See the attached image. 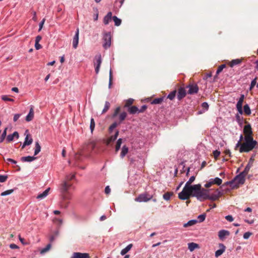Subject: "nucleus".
<instances>
[{"label":"nucleus","instance_id":"f257e3e1","mask_svg":"<svg viewBox=\"0 0 258 258\" xmlns=\"http://www.w3.org/2000/svg\"><path fill=\"white\" fill-rule=\"evenodd\" d=\"M211 189L202 188L198 198V200L203 202L207 200L216 201L222 195V192L218 189L215 190L213 193H210Z\"/></svg>","mask_w":258,"mask_h":258},{"label":"nucleus","instance_id":"f03ea898","mask_svg":"<svg viewBox=\"0 0 258 258\" xmlns=\"http://www.w3.org/2000/svg\"><path fill=\"white\" fill-rule=\"evenodd\" d=\"M75 178V174H69L66 176L65 180L62 181L60 185V191L62 194L63 199H68L70 198V192L69 189L72 186V183L71 181Z\"/></svg>","mask_w":258,"mask_h":258},{"label":"nucleus","instance_id":"7ed1b4c3","mask_svg":"<svg viewBox=\"0 0 258 258\" xmlns=\"http://www.w3.org/2000/svg\"><path fill=\"white\" fill-rule=\"evenodd\" d=\"M244 143H242L241 148H239L240 153L248 152L253 150L257 145V142L253 138L249 137L244 138Z\"/></svg>","mask_w":258,"mask_h":258},{"label":"nucleus","instance_id":"20e7f679","mask_svg":"<svg viewBox=\"0 0 258 258\" xmlns=\"http://www.w3.org/2000/svg\"><path fill=\"white\" fill-rule=\"evenodd\" d=\"M191 183L186 182L183 189L194 192L192 194L193 197H196L198 199L199 194L202 189V186L200 184L190 185Z\"/></svg>","mask_w":258,"mask_h":258},{"label":"nucleus","instance_id":"39448f33","mask_svg":"<svg viewBox=\"0 0 258 258\" xmlns=\"http://www.w3.org/2000/svg\"><path fill=\"white\" fill-rule=\"evenodd\" d=\"M111 38V36L110 32H105L104 33L103 46L105 49H107L110 46Z\"/></svg>","mask_w":258,"mask_h":258},{"label":"nucleus","instance_id":"423d86ee","mask_svg":"<svg viewBox=\"0 0 258 258\" xmlns=\"http://www.w3.org/2000/svg\"><path fill=\"white\" fill-rule=\"evenodd\" d=\"M193 193L194 192L183 188L182 191L178 194V198L182 200H187L190 197H192Z\"/></svg>","mask_w":258,"mask_h":258},{"label":"nucleus","instance_id":"0eeeda50","mask_svg":"<svg viewBox=\"0 0 258 258\" xmlns=\"http://www.w3.org/2000/svg\"><path fill=\"white\" fill-rule=\"evenodd\" d=\"M152 198V196H151L147 193H143L140 194L138 197L135 199V201L138 202H147L150 201Z\"/></svg>","mask_w":258,"mask_h":258},{"label":"nucleus","instance_id":"6e6552de","mask_svg":"<svg viewBox=\"0 0 258 258\" xmlns=\"http://www.w3.org/2000/svg\"><path fill=\"white\" fill-rule=\"evenodd\" d=\"M222 180L221 178L219 177H216L215 178H211L209 180L208 182H207L205 184V187L206 188H209L211 187L213 184H216L217 185H220L222 184Z\"/></svg>","mask_w":258,"mask_h":258},{"label":"nucleus","instance_id":"1a4fd4ad","mask_svg":"<svg viewBox=\"0 0 258 258\" xmlns=\"http://www.w3.org/2000/svg\"><path fill=\"white\" fill-rule=\"evenodd\" d=\"M95 61L94 67L95 73L97 74L99 72L100 67L102 63V58L100 54L96 55L95 57Z\"/></svg>","mask_w":258,"mask_h":258},{"label":"nucleus","instance_id":"9d476101","mask_svg":"<svg viewBox=\"0 0 258 258\" xmlns=\"http://www.w3.org/2000/svg\"><path fill=\"white\" fill-rule=\"evenodd\" d=\"M243 133L245 135L244 138L249 137L251 139L253 138L252 128L249 123H247V124L244 126L243 128Z\"/></svg>","mask_w":258,"mask_h":258},{"label":"nucleus","instance_id":"9b49d317","mask_svg":"<svg viewBox=\"0 0 258 258\" xmlns=\"http://www.w3.org/2000/svg\"><path fill=\"white\" fill-rule=\"evenodd\" d=\"M244 98V95L243 94H241L240 95V97L239 98L236 104V108L240 114H242L243 113L242 103L243 102Z\"/></svg>","mask_w":258,"mask_h":258},{"label":"nucleus","instance_id":"f8f14e48","mask_svg":"<svg viewBox=\"0 0 258 258\" xmlns=\"http://www.w3.org/2000/svg\"><path fill=\"white\" fill-rule=\"evenodd\" d=\"M232 180L234 184L237 185V188H238L240 185L244 184L245 179H243L239 175H237Z\"/></svg>","mask_w":258,"mask_h":258},{"label":"nucleus","instance_id":"ddd939ff","mask_svg":"<svg viewBox=\"0 0 258 258\" xmlns=\"http://www.w3.org/2000/svg\"><path fill=\"white\" fill-rule=\"evenodd\" d=\"M186 95V92L184 88L180 87L177 92V98L179 101L181 100L183 98L185 97Z\"/></svg>","mask_w":258,"mask_h":258},{"label":"nucleus","instance_id":"4468645a","mask_svg":"<svg viewBox=\"0 0 258 258\" xmlns=\"http://www.w3.org/2000/svg\"><path fill=\"white\" fill-rule=\"evenodd\" d=\"M187 87L189 88L188 91V94H194L198 92L199 87L197 84H190Z\"/></svg>","mask_w":258,"mask_h":258},{"label":"nucleus","instance_id":"2eb2a0df","mask_svg":"<svg viewBox=\"0 0 258 258\" xmlns=\"http://www.w3.org/2000/svg\"><path fill=\"white\" fill-rule=\"evenodd\" d=\"M71 258H90L87 253L74 252Z\"/></svg>","mask_w":258,"mask_h":258},{"label":"nucleus","instance_id":"dca6fc26","mask_svg":"<svg viewBox=\"0 0 258 258\" xmlns=\"http://www.w3.org/2000/svg\"><path fill=\"white\" fill-rule=\"evenodd\" d=\"M230 235V232L228 230H221L218 232V236L220 239L223 240L226 236H228Z\"/></svg>","mask_w":258,"mask_h":258},{"label":"nucleus","instance_id":"f3484780","mask_svg":"<svg viewBox=\"0 0 258 258\" xmlns=\"http://www.w3.org/2000/svg\"><path fill=\"white\" fill-rule=\"evenodd\" d=\"M79 29H77L75 35L74 36L73 40V47L76 49L78 45L79 42Z\"/></svg>","mask_w":258,"mask_h":258},{"label":"nucleus","instance_id":"a211bd4d","mask_svg":"<svg viewBox=\"0 0 258 258\" xmlns=\"http://www.w3.org/2000/svg\"><path fill=\"white\" fill-rule=\"evenodd\" d=\"M19 137V133L17 132H15L12 134H10L7 136L6 141L7 142H11L15 138L18 139Z\"/></svg>","mask_w":258,"mask_h":258},{"label":"nucleus","instance_id":"6ab92c4d","mask_svg":"<svg viewBox=\"0 0 258 258\" xmlns=\"http://www.w3.org/2000/svg\"><path fill=\"white\" fill-rule=\"evenodd\" d=\"M219 247H220V249L217 250L215 252V256L216 257L220 256L225 251L226 249L225 246L222 243L219 244Z\"/></svg>","mask_w":258,"mask_h":258},{"label":"nucleus","instance_id":"aec40b11","mask_svg":"<svg viewBox=\"0 0 258 258\" xmlns=\"http://www.w3.org/2000/svg\"><path fill=\"white\" fill-rule=\"evenodd\" d=\"M112 13L109 12L107 15L103 18V23L104 25H107L109 24V22L112 19Z\"/></svg>","mask_w":258,"mask_h":258},{"label":"nucleus","instance_id":"412c9836","mask_svg":"<svg viewBox=\"0 0 258 258\" xmlns=\"http://www.w3.org/2000/svg\"><path fill=\"white\" fill-rule=\"evenodd\" d=\"M61 201L60 202L61 206L63 208H67L68 206L69 202L67 201L68 200L71 199V195L70 194V198L68 199H63L62 194L61 193Z\"/></svg>","mask_w":258,"mask_h":258},{"label":"nucleus","instance_id":"4be33fe9","mask_svg":"<svg viewBox=\"0 0 258 258\" xmlns=\"http://www.w3.org/2000/svg\"><path fill=\"white\" fill-rule=\"evenodd\" d=\"M34 117V111L32 107H31L29 112L26 117V120L28 122L31 121Z\"/></svg>","mask_w":258,"mask_h":258},{"label":"nucleus","instance_id":"5701e85b","mask_svg":"<svg viewBox=\"0 0 258 258\" xmlns=\"http://www.w3.org/2000/svg\"><path fill=\"white\" fill-rule=\"evenodd\" d=\"M37 158V157H34V156H26V157H21V161L22 162H32L34 160H35Z\"/></svg>","mask_w":258,"mask_h":258},{"label":"nucleus","instance_id":"b1692460","mask_svg":"<svg viewBox=\"0 0 258 258\" xmlns=\"http://www.w3.org/2000/svg\"><path fill=\"white\" fill-rule=\"evenodd\" d=\"M127 116V113L125 111L122 112L119 115H118V121H117V123L118 124H121L122 122L126 118Z\"/></svg>","mask_w":258,"mask_h":258},{"label":"nucleus","instance_id":"393cba45","mask_svg":"<svg viewBox=\"0 0 258 258\" xmlns=\"http://www.w3.org/2000/svg\"><path fill=\"white\" fill-rule=\"evenodd\" d=\"M49 190L50 188H48L45 189L42 193L40 194L37 196V199L41 200L45 198L48 195Z\"/></svg>","mask_w":258,"mask_h":258},{"label":"nucleus","instance_id":"a878e982","mask_svg":"<svg viewBox=\"0 0 258 258\" xmlns=\"http://www.w3.org/2000/svg\"><path fill=\"white\" fill-rule=\"evenodd\" d=\"M128 147L125 145H123V147H122L120 155V158H123V157H124L128 153Z\"/></svg>","mask_w":258,"mask_h":258},{"label":"nucleus","instance_id":"bb28decb","mask_svg":"<svg viewBox=\"0 0 258 258\" xmlns=\"http://www.w3.org/2000/svg\"><path fill=\"white\" fill-rule=\"evenodd\" d=\"M128 111L130 114H135V113H139V108L136 106H132L131 107H129L128 108Z\"/></svg>","mask_w":258,"mask_h":258},{"label":"nucleus","instance_id":"cd10ccee","mask_svg":"<svg viewBox=\"0 0 258 258\" xmlns=\"http://www.w3.org/2000/svg\"><path fill=\"white\" fill-rule=\"evenodd\" d=\"M133 247L132 244H128L126 247L122 249L120 252V254L122 255H125L128 251H129L132 247Z\"/></svg>","mask_w":258,"mask_h":258},{"label":"nucleus","instance_id":"c85d7f7f","mask_svg":"<svg viewBox=\"0 0 258 258\" xmlns=\"http://www.w3.org/2000/svg\"><path fill=\"white\" fill-rule=\"evenodd\" d=\"M199 247V245L194 242H190L188 243V248L190 251H192L196 248Z\"/></svg>","mask_w":258,"mask_h":258},{"label":"nucleus","instance_id":"c756f323","mask_svg":"<svg viewBox=\"0 0 258 258\" xmlns=\"http://www.w3.org/2000/svg\"><path fill=\"white\" fill-rule=\"evenodd\" d=\"M164 98H165V97H160V98H155L151 102V103L152 104H161L163 102Z\"/></svg>","mask_w":258,"mask_h":258},{"label":"nucleus","instance_id":"7c9ffc66","mask_svg":"<svg viewBox=\"0 0 258 258\" xmlns=\"http://www.w3.org/2000/svg\"><path fill=\"white\" fill-rule=\"evenodd\" d=\"M230 185V187H231V189H236L237 188V186L235 184H234L232 180H230V181H227L226 182H225L223 186H227V185Z\"/></svg>","mask_w":258,"mask_h":258},{"label":"nucleus","instance_id":"2f4dec72","mask_svg":"<svg viewBox=\"0 0 258 258\" xmlns=\"http://www.w3.org/2000/svg\"><path fill=\"white\" fill-rule=\"evenodd\" d=\"M198 222L197 220H191L187 222L186 223L183 224L184 227H187L195 225Z\"/></svg>","mask_w":258,"mask_h":258},{"label":"nucleus","instance_id":"473e14b6","mask_svg":"<svg viewBox=\"0 0 258 258\" xmlns=\"http://www.w3.org/2000/svg\"><path fill=\"white\" fill-rule=\"evenodd\" d=\"M241 62V59H233L231 61V62L230 63V67L232 68L234 66L240 64Z\"/></svg>","mask_w":258,"mask_h":258},{"label":"nucleus","instance_id":"72a5a7b5","mask_svg":"<svg viewBox=\"0 0 258 258\" xmlns=\"http://www.w3.org/2000/svg\"><path fill=\"white\" fill-rule=\"evenodd\" d=\"M245 114L249 115L251 114V110L249 105L246 104L244 105L243 111Z\"/></svg>","mask_w":258,"mask_h":258},{"label":"nucleus","instance_id":"f704fd0d","mask_svg":"<svg viewBox=\"0 0 258 258\" xmlns=\"http://www.w3.org/2000/svg\"><path fill=\"white\" fill-rule=\"evenodd\" d=\"M249 170L248 169V167H245L244 170L240 173L238 175L240 176L242 178L245 179V176L248 174Z\"/></svg>","mask_w":258,"mask_h":258},{"label":"nucleus","instance_id":"c9c22d12","mask_svg":"<svg viewBox=\"0 0 258 258\" xmlns=\"http://www.w3.org/2000/svg\"><path fill=\"white\" fill-rule=\"evenodd\" d=\"M249 170L248 169V167H245L244 170L240 173L238 175L240 176L242 178L245 179V176L248 174Z\"/></svg>","mask_w":258,"mask_h":258},{"label":"nucleus","instance_id":"e433bc0d","mask_svg":"<svg viewBox=\"0 0 258 258\" xmlns=\"http://www.w3.org/2000/svg\"><path fill=\"white\" fill-rule=\"evenodd\" d=\"M176 93L177 91L176 90H173L168 95L167 98L170 99V100H173L176 96Z\"/></svg>","mask_w":258,"mask_h":258},{"label":"nucleus","instance_id":"4c0bfd02","mask_svg":"<svg viewBox=\"0 0 258 258\" xmlns=\"http://www.w3.org/2000/svg\"><path fill=\"white\" fill-rule=\"evenodd\" d=\"M173 195V192H167L163 195V198L165 200L169 201L171 197Z\"/></svg>","mask_w":258,"mask_h":258},{"label":"nucleus","instance_id":"58836bf2","mask_svg":"<svg viewBox=\"0 0 258 258\" xmlns=\"http://www.w3.org/2000/svg\"><path fill=\"white\" fill-rule=\"evenodd\" d=\"M121 108L120 106H118L115 108L114 110L113 114H112L111 117L113 119H115L118 115V113H119L120 111Z\"/></svg>","mask_w":258,"mask_h":258},{"label":"nucleus","instance_id":"ea45409f","mask_svg":"<svg viewBox=\"0 0 258 258\" xmlns=\"http://www.w3.org/2000/svg\"><path fill=\"white\" fill-rule=\"evenodd\" d=\"M41 151V146L38 142L35 143L34 156L37 155Z\"/></svg>","mask_w":258,"mask_h":258},{"label":"nucleus","instance_id":"a19ab883","mask_svg":"<svg viewBox=\"0 0 258 258\" xmlns=\"http://www.w3.org/2000/svg\"><path fill=\"white\" fill-rule=\"evenodd\" d=\"M255 154H253L249 160L248 164L245 167H248V169L250 170V168L252 166L254 162V157Z\"/></svg>","mask_w":258,"mask_h":258},{"label":"nucleus","instance_id":"79ce46f5","mask_svg":"<svg viewBox=\"0 0 258 258\" xmlns=\"http://www.w3.org/2000/svg\"><path fill=\"white\" fill-rule=\"evenodd\" d=\"M112 20L114 22L115 25L116 26H119L120 25L121 23V20L116 16H114L112 17Z\"/></svg>","mask_w":258,"mask_h":258},{"label":"nucleus","instance_id":"37998d69","mask_svg":"<svg viewBox=\"0 0 258 258\" xmlns=\"http://www.w3.org/2000/svg\"><path fill=\"white\" fill-rule=\"evenodd\" d=\"M119 135V131H116L115 134L113 136H111L109 138V141L110 142H114V141H115L118 137Z\"/></svg>","mask_w":258,"mask_h":258},{"label":"nucleus","instance_id":"c03bdc74","mask_svg":"<svg viewBox=\"0 0 258 258\" xmlns=\"http://www.w3.org/2000/svg\"><path fill=\"white\" fill-rule=\"evenodd\" d=\"M119 124L117 123V121H115L109 127V132L111 133L113 130L116 128Z\"/></svg>","mask_w":258,"mask_h":258},{"label":"nucleus","instance_id":"a18cd8bd","mask_svg":"<svg viewBox=\"0 0 258 258\" xmlns=\"http://www.w3.org/2000/svg\"><path fill=\"white\" fill-rule=\"evenodd\" d=\"M110 104L108 101H106L105 103L104 107L102 111V114L105 113L109 109Z\"/></svg>","mask_w":258,"mask_h":258},{"label":"nucleus","instance_id":"49530a36","mask_svg":"<svg viewBox=\"0 0 258 258\" xmlns=\"http://www.w3.org/2000/svg\"><path fill=\"white\" fill-rule=\"evenodd\" d=\"M122 144V139L119 138L117 140L116 145H115V151L117 152L120 148L121 145Z\"/></svg>","mask_w":258,"mask_h":258},{"label":"nucleus","instance_id":"de8ad7c7","mask_svg":"<svg viewBox=\"0 0 258 258\" xmlns=\"http://www.w3.org/2000/svg\"><path fill=\"white\" fill-rule=\"evenodd\" d=\"M236 120L240 126H242L243 117H241L238 114H237L235 116Z\"/></svg>","mask_w":258,"mask_h":258},{"label":"nucleus","instance_id":"09e8293b","mask_svg":"<svg viewBox=\"0 0 258 258\" xmlns=\"http://www.w3.org/2000/svg\"><path fill=\"white\" fill-rule=\"evenodd\" d=\"M95 126V122L94 119L93 118H91V120H90V128L91 130V132L92 133H93V132L94 130Z\"/></svg>","mask_w":258,"mask_h":258},{"label":"nucleus","instance_id":"8fccbe9b","mask_svg":"<svg viewBox=\"0 0 258 258\" xmlns=\"http://www.w3.org/2000/svg\"><path fill=\"white\" fill-rule=\"evenodd\" d=\"M14 191V189H9V190H6L4 192H2L1 194V196L4 197V196H6L7 195H9L11 194Z\"/></svg>","mask_w":258,"mask_h":258},{"label":"nucleus","instance_id":"3c124183","mask_svg":"<svg viewBox=\"0 0 258 258\" xmlns=\"http://www.w3.org/2000/svg\"><path fill=\"white\" fill-rule=\"evenodd\" d=\"M256 80L257 78L255 77L253 80H252L251 82L250 87H249V90L251 91L253 88V87L255 86V85L256 84Z\"/></svg>","mask_w":258,"mask_h":258},{"label":"nucleus","instance_id":"603ef678","mask_svg":"<svg viewBox=\"0 0 258 258\" xmlns=\"http://www.w3.org/2000/svg\"><path fill=\"white\" fill-rule=\"evenodd\" d=\"M1 98L3 100L5 101H11V102H14V100L13 99L9 98L8 96L7 95H2L1 97Z\"/></svg>","mask_w":258,"mask_h":258},{"label":"nucleus","instance_id":"864d4df0","mask_svg":"<svg viewBox=\"0 0 258 258\" xmlns=\"http://www.w3.org/2000/svg\"><path fill=\"white\" fill-rule=\"evenodd\" d=\"M226 67V64H221V66H220L217 71H216V75H218L220 73H221L222 70H223V69H224Z\"/></svg>","mask_w":258,"mask_h":258},{"label":"nucleus","instance_id":"5fc2aeb1","mask_svg":"<svg viewBox=\"0 0 258 258\" xmlns=\"http://www.w3.org/2000/svg\"><path fill=\"white\" fill-rule=\"evenodd\" d=\"M206 216V214H203L199 215L198 217V219H199V222H203L205 220Z\"/></svg>","mask_w":258,"mask_h":258},{"label":"nucleus","instance_id":"6e6d98bb","mask_svg":"<svg viewBox=\"0 0 258 258\" xmlns=\"http://www.w3.org/2000/svg\"><path fill=\"white\" fill-rule=\"evenodd\" d=\"M58 232L57 231H55L54 234L53 235H52L50 236L49 240L51 242H53L54 239H55V237L58 235Z\"/></svg>","mask_w":258,"mask_h":258},{"label":"nucleus","instance_id":"4d7b16f0","mask_svg":"<svg viewBox=\"0 0 258 258\" xmlns=\"http://www.w3.org/2000/svg\"><path fill=\"white\" fill-rule=\"evenodd\" d=\"M112 74L111 69H110V72H109V85H108L109 88H111V86L112 85Z\"/></svg>","mask_w":258,"mask_h":258},{"label":"nucleus","instance_id":"13d9d810","mask_svg":"<svg viewBox=\"0 0 258 258\" xmlns=\"http://www.w3.org/2000/svg\"><path fill=\"white\" fill-rule=\"evenodd\" d=\"M50 247H51V244L50 243L47 244L45 248H43L41 250V253H45L46 252H47V251H48L49 250V249L50 248Z\"/></svg>","mask_w":258,"mask_h":258},{"label":"nucleus","instance_id":"bf43d9fd","mask_svg":"<svg viewBox=\"0 0 258 258\" xmlns=\"http://www.w3.org/2000/svg\"><path fill=\"white\" fill-rule=\"evenodd\" d=\"M8 175H0V182H4L6 181L8 178Z\"/></svg>","mask_w":258,"mask_h":258},{"label":"nucleus","instance_id":"052dcab7","mask_svg":"<svg viewBox=\"0 0 258 258\" xmlns=\"http://www.w3.org/2000/svg\"><path fill=\"white\" fill-rule=\"evenodd\" d=\"M134 100L133 99H128L126 102V104L125 105V107H129L130 105H131L133 103Z\"/></svg>","mask_w":258,"mask_h":258},{"label":"nucleus","instance_id":"680f3d73","mask_svg":"<svg viewBox=\"0 0 258 258\" xmlns=\"http://www.w3.org/2000/svg\"><path fill=\"white\" fill-rule=\"evenodd\" d=\"M251 235V232H246L243 234V238L245 239H247Z\"/></svg>","mask_w":258,"mask_h":258},{"label":"nucleus","instance_id":"e2e57ef3","mask_svg":"<svg viewBox=\"0 0 258 258\" xmlns=\"http://www.w3.org/2000/svg\"><path fill=\"white\" fill-rule=\"evenodd\" d=\"M31 144V141H27V140L24 141V142L23 143V145L22 146V149H24L26 146H29V145H30Z\"/></svg>","mask_w":258,"mask_h":258},{"label":"nucleus","instance_id":"0e129e2a","mask_svg":"<svg viewBox=\"0 0 258 258\" xmlns=\"http://www.w3.org/2000/svg\"><path fill=\"white\" fill-rule=\"evenodd\" d=\"M220 155V152L218 150L213 151V155L215 158H217Z\"/></svg>","mask_w":258,"mask_h":258},{"label":"nucleus","instance_id":"69168bd1","mask_svg":"<svg viewBox=\"0 0 258 258\" xmlns=\"http://www.w3.org/2000/svg\"><path fill=\"white\" fill-rule=\"evenodd\" d=\"M31 141V144L33 142V139L31 138V136L30 134H28L27 135H26V137L25 138V141Z\"/></svg>","mask_w":258,"mask_h":258},{"label":"nucleus","instance_id":"338daca9","mask_svg":"<svg viewBox=\"0 0 258 258\" xmlns=\"http://www.w3.org/2000/svg\"><path fill=\"white\" fill-rule=\"evenodd\" d=\"M202 107L203 108L205 109V110H207L209 108V104L207 102H203L202 104Z\"/></svg>","mask_w":258,"mask_h":258},{"label":"nucleus","instance_id":"774afa93","mask_svg":"<svg viewBox=\"0 0 258 258\" xmlns=\"http://www.w3.org/2000/svg\"><path fill=\"white\" fill-rule=\"evenodd\" d=\"M147 108L146 105H143L140 109H139V112H143Z\"/></svg>","mask_w":258,"mask_h":258}]
</instances>
